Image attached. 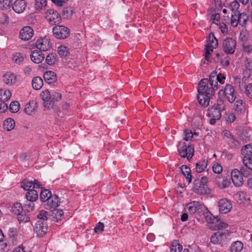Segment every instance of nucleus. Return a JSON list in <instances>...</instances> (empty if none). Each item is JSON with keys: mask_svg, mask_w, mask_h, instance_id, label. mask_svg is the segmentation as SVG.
Instances as JSON below:
<instances>
[{"mask_svg": "<svg viewBox=\"0 0 252 252\" xmlns=\"http://www.w3.org/2000/svg\"><path fill=\"white\" fill-rule=\"evenodd\" d=\"M209 82V79H202L198 84L197 99L199 103L202 106L207 107L209 100L215 94L216 90L214 86Z\"/></svg>", "mask_w": 252, "mask_h": 252, "instance_id": "obj_1", "label": "nucleus"}, {"mask_svg": "<svg viewBox=\"0 0 252 252\" xmlns=\"http://www.w3.org/2000/svg\"><path fill=\"white\" fill-rule=\"evenodd\" d=\"M208 179L206 176H203L200 179H195L193 182V191L198 194L204 195L209 194L211 190L208 187Z\"/></svg>", "mask_w": 252, "mask_h": 252, "instance_id": "obj_2", "label": "nucleus"}, {"mask_svg": "<svg viewBox=\"0 0 252 252\" xmlns=\"http://www.w3.org/2000/svg\"><path fill=\"white\" fill-rule=\"evenodd\" d=\"M218 45V40L213 33H210L208 36V43L205 48V60L210 61V55L213 52V49L216 48Z\"/></svg>", "mask_w": 252, "mask_h": 252, "instance_id": "obj_3", "label": "nucleus"}, {"mask_svg": "<svg viewBox=\"0 0 252 252\" xmlns=\"http://www.w3.org/2000/svg\"><path fill=\"white\" fill-rule=\"evenodd\" d=\"M179 154L182 158H187L189 160L194 154V148L191 145L187 146L185 142L180 143L178 148Z\"/></svg>", "mask_w": 252, "mask_h": 252, "instance_id": "obj_4", "label": "nucleus"}, {"mask_svg": "<svg viewBox=\"0 0 252 252\" xmlns=\"http://www.w3.org/2000/svg\"><path fill=\"white\" fill-rule=\"evenodd\" d=\"M229 236L227 232L217 231L213 233L210 238L211 242L214 245H222Z\"/></svg>", "mask_w": 252, "mask_h": 252, "instance_id": "obj_5", "label": "nucleus"}, {"mask_svg": "<svg viewBox=\"0 0 252 252\" xmlns=\"http://www.w3.org/2000/svg\"><path fill=\"white\" fill-rule=\"evenodd\" d=\"M237 42L235 39L228 37L223 40L222 49L223 51L226 54H233L236 47Z\"/></svg>", "mask_w": 252, "mask_h": 252, "instance_id": "obj_6", "label": "nucleus"}, {"mask_svg": "<svg viewBox=\"0 0 252 252\" xmlns=\"http://www.w3.org/2000/svg\"><path fill=\"white\" fill-rule=\"evenodd\" d=\"M52 32L54 36L58 39L66 38L70 34L69 29L64 26H56Z\"/></svg>", "mask_w": 252, "mask_h": 252, "instance_id": "obj_7", "label": "nucleus"}, {"mask_svg": "<svg viewBox=\"0 0 252 252\" xmlns=\"http://www.w3.org/2000/svg\"><path fill=\"white\" fill-rule=\"evenodd\" d=\"M225 80V76L220 73L218 74L217 71H212L209 76V82L211 83V85L214 86V87L216 90L218 88V83L220 84H223Z\"/></svg>", "mask_w": 252, "mask_h": 252, "instance_id": "obj_8", "label": "nucleus"}, {"mask_svg": "<svg viewBox=\"0 0 252 252\" xmlns=\"http://www.w3.org/2000/svg\"><path fill=\"white\" fill-rule=\"evenodd\" d=\"M45 17L51 25L58 24L61 21L60 15L57 11L52 9L46 11Z\"/></svg>", "mask_w": 252, "mask_h": 252, "instance_id": "obj_9", "label": "nucleus"}, {"mask_svg": "<svg viewBox=\"0 0 252 252\" xmlns=\"http://www.w3.org/2000/svg\"><path fill=\"white\" fill-rule=\"evenodd\" d=\"M48 230L47 222L44 220H38L33 227L34 232L39 237H42L46 234Z\"/></svg>", "mask_w": 252, "mask_h": 252, "instance_id": "obj_10", "label": "nucleus"}, {"mask_svg": "<svg viewBox=\"0 0 252 252\" xmlns=\"http://www.w3.org/2000/svg\"><path fill=\"white\" fill-rule=\"evenodd\" d=\"M221 110L216 107V105H213L209 109L208 114H207L209 117H211L210 120L211 125H214L217 120H219L221 117Z\"/></svg>", "mask_w": 252, "mask_h": 252, "instance_id": "obj_11", "label": "nucleus"}, {"mask_svg": "<svg viewBox=\"0 0 252 252\" xmlns=\"http://www.w3.org/2000/svg\"><path fill=\"white\" fill-rule=\"evenodd\" d=\"M218 207L220 213L226 214L232 209V204L227 199L222 198L219 201Z\"/></svg>", "mask_w": 252, "mask_h": 252, "instance_id": "obj_12", "label": "nucleus"}, {"mask_svg": "<svg viewBox=\"0 0 252 252\" xmlns=\"http://www.w3.org/2000/svg\"><path fill=\"white\" fill-rule=\"evenodd\" d=\"M40 187V184L39 182L35 179L32 181L29 179H25L23 180L21 183V187L27 190H31V188H32V189L34 188H39Z\"/></svg>", "mask_w": 252, "mask_h": 252, "instance_id": "obj_13", "label": "nucleus"}, {"mask_svg": "<svg viewBox=\"0 0 252 252\" xmlns=\"http://www.w3.org/2000/svg\"><path fill=\"white\" fill-rule=\"evenodd\" d=\"M33 30L30 26L23 27L20 31L19 36L20 38L24 41L29 40L33 35Z\"/></svg>", "mask_w": 252, "mask_h": 252, "instance_id": "obj_14", "label": "nucleus"}, {"mask_svg": "<svg viewBox=\"0 0 252 252\" xmlns=\"http://www.w3.org/2000/svg\"><path fill=\"white\" fill-rule=\"evenodd\" d=\"M232 182L236 187H240L243 182V178L240 171L237 169H234L231 173Z\"/></svg>", "mask_w": 252, "mask_h": 252, "instance_id": "obj_15", "label": "nucleus"}, {"mask_svg": "<svg viewBox=\"0 0 252 252\" xmlns=\"http://www.w3.org/2000/svg\"><path fill=\"white\" fill-rule=\"evenodd\" d=\"M45 202L44 206L46 209H55L59 205L60 201L59 197L55 194L52 195Z\"/></svg>", "mask_w": 252, "mask_h": 252, "instance_id": "obj_16", "label": "nucleus"}, {"mask_svg": "<svg viewBox=\"0 0 252 252\" xmlns=\"http://www.w3.org/2000/svg\"><path fill=\"white\" fill-rule=\"evenodd\" d=\"M202 208V205L197 201H193L186 205V209L191 214L200 212Z\"/></svg>", "mask_w": 252, "mask_h": 252, "instance_id": "obj_17", "label": "nucleus"}, {"mask_svg": "<svg viewBox=\"0 0 252 252\" xmlns=\"http://www.w3.org/2000/svg\"><path fill=\"white\" fill-rule=\"evenodd\" d=\"M35 46L39 51H47L51 47L49 39L46 37L40 38L36 41Z\"/></svg>", "mask_w": 252, "mask_h": 252, "instance_id": "obj_18", "label": "nucleus"}, {"mask_svg": "<svg viewBox=\"0 0 252 252\" xmlns=\"http://www.w3.org/2000/svg\"><path fill=\"white\" fill-rule=\"evenodd\" d=\"M27 5V3L25 0H16L11 5L13 10L17 13H23Z\"/></svg>", "mask_w": 252, "mask_h": 252, "instance_id": "obj_19", "label": "nucleus"}, {"mask_svg": "<svg viewBox=\"0 0 252 252\" xmlns=\"http://www.w3.org/2000/svg\"><path fill=\"white\" fill-rule=\"evenodd\" d=\"M228 100L230 102H233L236 99V94L234 87L230 84L225 86L223 91Z\"/></svg>", "mask_w": 252, "mask_h": 252, "instance_id": "obj_20", "label": "nucleus"}, {"mask_svg": "<svg viewBox=\"0 0 252 252\" xmlns=\"http://www.w3.org/2000/svg\"><path fill=\"white\" fill-rule=\"evenodd\" d=\"M31 60L35 63H39L44 59V55L42 51L35 50L32 52L31 55Z\"/></svg>", "mask_w": 252, "mask_h": 252, "instance_id": "obj_21", "label": "nucleus"}, {"mask_svg": "<svg viewBox=\"0 0 252 252\" xmlns=\"http://www.w3.org/2000/svg\"><path fill=\"white\" fill-rule=\"evenodd\" d=\"M16 75L11 72H8L3 75V81L7 85H12L16 82Z\"/></svg>", "mask_w": 252, "mask_h": 252, "instance_id": "obj_22", "label": "nucleus"}, {"mask_svg": "<svg viewBox=\"0 0 252 252\" xmlns=\"http://www.w3.org/2000/svg\"><path fill=\"white\" fill-rule=\"evenodd\" d=\"M43 78L46 82L48 84L55 83L57 80L56 73L52 71H47L44 73Z\"/></svg>", "mask_w": 252, "mask_h": 252, "instance_id": "obj_23", "label": "nucleus"}, {"mask_svg": "<svg viewBox=\"0 0 252 252\" xmlns=\"http://www.w3.org/2000/svg\"><path fill=\"white\" fill-rule=\"evenodd\" d=\"M246 111V104L241 99L237 100L235 103V112L239 115L243 114Z\"/></svg>", "mask_w": 252, "mask_h": 252, "instance_id": "obj_24", "label": "nucleus"}, {"mask_svg": "<svg viewBox=\"0 0 252 252\" xmlns=\"http://www.w3.org/2000/svg\"><path fill=\"white\" fill-rule=\"evenodd\" d=\"M182 174L186 177V179L189 184L192 181V175L191 174V170L189 167L186 165H182L180 167Z\"/></svg>", "mask_w": 252, "mask_h": 252, "instance_id": "obj_25", "label": "nucleus"}, {"mask_svg": "<svg viewBox=\"0 0 252 252\" xmlns=\"http://www.w3.org/2000/svg\"><path fill=\"white\" fill-rule=\"evenodd\" d=\"M62 95L59 92H54L51 94V99L50 102H47L46 104L47 108L49 109L52 107L55 104L56 102L58 101L61 99Z\"/></svg>", "mask_w": 252, "mask_h": 252, "instance_id": "obj_26", "label": "nucleus"}, {"mask_svg": "<svg viewBox=\"0 0 252 252\" xmlns=\"http://www.w3.org/2000/svg\"><path fill=\"white\" fill-rule=\"evenodd\" d=\"M241 152L244 156L243 159L252 158V144L245 145L242 148Z\"/></svg>", "mask_w": 252, "mask_h": 252, "instance_id": "obj_27", "label": "nucleus"}, {"mask_svg": "<svg viewBox=\"0 0 252 252\" xmlns=\"http://www.w3.org/2000/svg\"><path fill=\"white\" fill-rule=\"evenodd\" d=\"M228 224L222 221L217 220L216 222H213L210 224V228L214 230H221L227 228Z\"/></svg>", "mask_w": 252, "mask_h": 252, "instance_id": "obj_28", "label": "nucleus"}, {"mask_svg": "<svg viewBox=\"0 0 252 252\" xmlns=\"http://www.w3.org/2000/svg\"><path fill=\"white\" fill-rule=\"evenodd\" d=\"M37 107V103L34 101H31L26 104L24 111L26 114L31 115L35 112Z\"/></svg>", "mask_w": 252, "mask_h": 252, "instance_id": "obj_29", "label": "nucleus"}, {"mask_svg": "<svg viewBox=\"0 0 252 252\" xmlns=\"http://www.w3.org/2000/svg\"><path fill=\"white\" fill-rule=\"evenodd\" d=\"M207 164L208 160L205 158H202L196 163V171L198 173H201L207 167Z\"/></svg>", "mask_w": 252, "mask_h": 252, "instance_id": "obj_30", "label": "nucleus"}, {"mask_svg": "<svg viewBox=\"0 0 252 252\" xmlns=\"http://www.w3.org/2000/svg\"><path fill=\"white\" fill-rule=\"evenodd\" d=\"M43 85L42 79L38 76L34 77L32 81V86L35 90H38L41 88Z\"/></svg>", "mask_w": 252, "mask_h": 252, "instance_id": "obj_31", "label": "nucleus"}, {"mask_svg": "<svg viewBox=\"0 0 252 252\" xmlns=\"http://www.w3.org/2000/svg\"><path fill=\"white\" fill-rule=\"evenodd\" d=\"M15 126V121L11 118L7 119L3 122V128L7 131H10L13 129Z\"/></svg>", "mask_w": 252, "mask_h": 252, "instance_id": "obj_32", "label": "nucleus"}, {"mask_svg": "<svg viewBox=\"0 0 252 252\" xmlns=\"http://www.w3.org/2000/svg\"><path fill=\"white\" fill-rule=\"evenodd\" d=\"M26 196L27 200L35 201L38 198L37 191L33 189L29 190L26 193Z\"/></svg>", "mask_w": 252, "mask_h": 252, "instance_id": "obj_33", "label": "nucleus"}, {"mask_svg": "<svg viewBox=\"0 0 252 252\" xmlns=\"http://www.w3.org/2000/svg\"><path fill=\"white\" fill-rule=\"evenodd\" d=\"M243 248V244L240 241H236L233 243L230 247L231 252H240Z\"/></svg>", "mask_w": 252, "mask_h": 252, "instance_id": "obj_34", "label": "nucleus"}, {"mask_svg": "<svg viewBox=\"0 0 252 252\" xmlns=\"http://www.w3.org/2000/svg\"><path fill=\"white\" fill-rule=\"evenodd\" d=\"M11 96V92L6 89L0 90V100L1 101H6L10 99Z\"/></svg>", "mask_w": 252, "mask_h": 252, "instance_id": "obj_35", "label": "nucleus"}, {"mask_svg": "<svg viewBox=\"0 0 252 252\" xmlns=\"http://www.w3.org/2000/svg\"><path fill=\"white\" fill-rule=\"evenodd\" d=\"M183 250L182 246L177 240H173L170 247L171 252H181Z\"/></svg>", "mask_w": 252, "mask_h": 252, "instance_id": "obj_36", "label": "nucleus"}, {"mask_svg": "<svg viewBox=\"0 0 252 252\" xmlns=\"http://www.w3.org/2000/svg\"><path fill=\"white\" fill-rule=\"evenodd\" d=\"M57 61V55L56 53H50L46 58V63L50 65L54 64Z\"/></svg>", "mask_w": 252, "mask_h": 252, "instance_id": "obj_37", "label": "nucleus"}, {"mask_svg": "<svg viewBox=\"0 0 252 252\" xmlns=\"http://www.w3.org/2000/svg\"><path fill=\"white\" fill-rule=\"evenodd\" d=\"M12 212L15 215H19L21 213H23L24 208L22 206L20 203L16 202L12 207Z\"/></svg>", "mask_w": 252, "mask_h": 252, "instance_id": "obj_38", "label": "nucleus"}, {"mask_svg": "<svg viewBox=\"0 0 252 252\" xmlns=\"http://www.w3.org/2000/svg\"><path fill=\"white\" fill-rule=\"evenodd\" d=\"M51 195V192L50 190L44 189L42 190L40 192V199L42 202H45Z\"/></svg>", "mask_w": 252, "mask_h": 252, "instance_id": "obj_39", "label": "nucleus"}, {"mask_svg": "<svg viewBox=\"0 0 252 252\" xmlns=\"http://www.w3.org/2000/svg\"><path fill=\"white\" fill-rule=\"evenodd\" d=\"M41 96L44 101V106L45 107H47V106H46V104H47V102H50V100L51 99V94L49 91L46 90L42 92L41 93Z\"/></svg>", "mask_w": 252, "mask_h": 252, "instance_id": "obj_40", "label": "nucleus"}, {"mask_svg": "<svg viewBox=\"0 0 252 252\" xmlns=\"http://www.w3.org/2000/svg\"><path fill=\"white\" fill-rule=\"evenodd\" d=\"M226 141L228 143L231 148H237L240 146L239 142L235 139L234 136L233 135L231 137H229V138L227 139Z\"/></svg>", "mask_w": 252, "mask_h": 252, "instance_id": "obj_41", "label": "nucleus"}, {"mask_svg": "<svg viewBox=\"0 0 252 252\" xmlns=\"http://www.w3.org/2000/svg\"><path fill=\"white\" fill-rule=\"evenodd\" d=\"M220 179V177L216 176V177L215 178V181L217 182V184L220 188L224 189L226 187H228L230 185V182L229 180L227 179H223L222 182L221 183H220L218 179Z\"/></svg>", "mask_w": 252, "mask_h": 252, "instance_id": "obj_42", "label": "nucleus"}, {"mask_svg": "<svg viewBox=\"0 0 252 252\" xmlns=\"http://www.w3.org/2000/svg\"><path fill=\"white\" fill-rule=\"evenodd\" d=\"M34 201L27 200L26 203L23 206L24 212H31L34 209Z\"/></svg>", "mask_w": 252, "mask_h": 252, "instance_id": "obj_43", "label": "nucleus"}, {"mask_svg": "<svg viewBox=\"0 0 252 252\" xmlns=\"http://www.w3.org/2000/svg\"><path fill=\"white\" fill-rule=\"evenodd\" d=\"M231 25L233 27H236L239 24L238 11L235 12V13H231Z\"/></svg>", "mask_w": 252, "mask_h": 252, "instance_id": "obj_44", "label": "nucleus"}, {"mask_svg": "<svg viewBox=\"0 0 252 252\" xmlns=\"http://www.w3.org/2000/svg\"><path fill=\"white\" fill-rule=\"evenodd\" d=\"M58 52L61 57H66L69 54V50L66 46L61 45L58 48Z\"/></svg>", "mask_w": 252, "mask_h": 252, "instance_id": "obj_45", "label": "nucleus"}, {"mask_svg": "<svg viewBox=\"0 0 252 252\" xmlns=\"http://www.w3.org/2000/svg\"><path fill=\"white\" fill-rule=\"evenodd\" d=\"M239 24L242 26H244L247 23L248 19V16L244 13H240L238 11Z\"/></svg>", "mask_w": 252, "mask_h": 252, "instance_id": "obj_46", "label": "nucleus"}, {"mask_svg": "<svg viewBox=\"0 0 252 252\" xmlns=\"http://www.w3.org/2000/svg\"><path fill=\"white\" fill-rule=\"evenodd\" d=\"M17 219L20 223L21 222H27L30 221V218L28 215L26 214V212L21 213L19 215H18Z\"/></svg>", "mask_w": 252, "mask_h": 252, "instance_id": "obj_47", "label": "nucleus"}, {"mask_svg": "<svg viewBox=\"0 0 252 252\" xmlns=\"http://www.w3.org/2000/svg\"><path fill=\"white\" fill-rule=\"evenodd\" d=\"M53 218L56 221H59L62 220L63 216V212L62 210H55L53 212Z\"/></svg>", "mask_w": 252, "mask_h": 252, "instance_id": "obj_48", "label": "nucleus"}, {"mask_svg": "<svg viewBox=\"0 0 252 252\" xmlns=\"http://www.w3.org/2000/svg\"><path fill=\"white\" fill-rule=\"evenodd\" d=\"M46 0H35V8L37 10H41L46 6Z\"/></svg>", "mask_w": 252, "mask_h": 252, "instance_id": "obj_49", "label": "nucleus"}, {"mask_svg": "<svg viewBox=\"0 0 252 252\" xmlns=\"http://www.w3.org/2000/svg\"><path fill=\"white\" fill-rule=\"evenodd\" d=\"M20 109V104L17 101L12 102L9 105V110L12 113H16Z\"/></svg>", "mask_w": 252, "mask_h": 252, "instance_id": "obj_50", "label": "nucleus"}, {"mask_svg": "<svg viewBox=\"0 0 252 252\" xmlns=\"http://www.w3.org/2000/svg\"><path fill=\"white\" fill-rule=\"evenodd\" d=\"M49 214L48 212L41 210L39 212L37 215V218L40 219L39 220H44L45 221L48 218Z\"/></svg>", "mask_w": 252, "mask_h": 252, "instance_id": "obj_51", "label": "nucleus"}, {"mask_svg": "<svg viewBox=\"0 0 252 252\" xmlns=\"http://www.w3.org/2000/svg\"><path fill=\"white\" fill-rule=\"evenodd\" d=\"M239 3L236 0H234L230 3L228 8L232 11V13H235V12L238 11L237 10L239 7Z\"/></svg>", "mask_w": 252, "mask_h": 252, "instance_id": "obj_52", "label": "nucleus"}, {"mask_svg": "<svg viewBox=\"0 0 252 252\" xmlns=\"http://www.w3.org/2000/svg\"><path fill=\"white\" fill-rule=\"evenodd\" d=\"M12 60L16 63L20 64L23 61L24 57L21 54L17 53L13 55Z\"/></svg>", "mask_w": 252, "mask_h": 252, "instance_id": "obj_53", "label": "nucleus"}, {"mask_svg": "<svg viewBox=\"0 0 252 252\" xmlns=\"http://www.w3.org/2000/svg\"><path fill=\"white\" fill-rule=\"evenodd\" d=\"M12 0H0V7L1 8H7L12 5Z\"/></svg>", "mask_w": 252, "mask_h": 252, "instance_id": "obj_54", "label": "nucleus"}, {"mask_svg": "<svg viewBox=\"0 0 252 252\" xmlns=\"http://www.w3.org/2000/svg\"><path fill=\"white\" fill-rule=\"evenodd\" d=\"M242 51L245 53L250 54L252 52V45L247 44L243 43L242 44Z\"/></svg>", "mask_w": 252, "mask_h": 252, "instance_id": "obj_55", "label": "nucleus"}, {"mask_svg": "<svg viewBox=\"0 0 252 252\" xmlns=\"http://www.w3.org/2000/svg\"><path fill=\"white\" fill-rule=\"evenodd\" d=\"M212 169L213 172L217 174H220L222 171V166L220 163L218 162H216L214 163L212 167Z\"/></svg>", "mask_w": 252, "mask_h": 252, "instance_id": "obj_56", "label": "nucleus"}, {"mask_svg": "<svg viewBox=\"0 0 252 252\" xmlns=\"http://www.w3.org/2000/svg\"><path fill=\"white\" fill-rule=\"evenodd\" d=\"M214 105H216V107H217V108L221 110V111H223L225 109L224 102L222 99H218L217 101V103Z\"/></svg>", "mask_w": 252, "mask_h": 252, "instance_id": "obj_57", "label": "nucleus"}, {"mask_svg": "<svg viewBox=\"0 0 252 252\" xmlns=\"http://www.w3.org/2000/svg\"><path fill=\"white\" fill-rule=\"evenodd\" d=\"M104 225L103 223L99 222L97 223L94 228L95 233H102L104 230Z\"/></svg>", "mask_w": 252, "mask_h": 252, "instance_id": "obj_58", "label": "nucleus"}, {"mask_svg": "<svg viewBox=\"0 0 252 252\" xmlns=\"http://www.w3.org/2000/svg\"><path fill=\"white\" fill-rule=\"evenodd\" d=\"M63 15L66 17L71 16L73 13L72 7H66L63 10Z\"/></svg>", "mask_w": 252, "mask_h": 252, "instance_id": "obj_59", "label": "nucleus"}, {"mask_svg": "<svg viewBox=\"0 0 252 252\" xmlns=\"http://www.w3.org/2000/svg\"><path fill=\"white\" fill-rule=\"evenodd\" d=\"M243 163L246 167L252 171V158L243 159Z\"/></svg>", "mask_w": 252, "mask_h": 252, "instance_id": "obj_60", "label": "nucleus"}, {"mask_svg": "<svg viewBox=\"0 0 252 252\" xmlns=\"http://www.w3.org/2000/svg\"><path fill=\"white\" fill-rule=\"evenodd\" d=\"M246 93L247 96L252 98V83L249 84L246 88Z\"/></svg>", "mask_w": 252, "mask_h": 252, "instance_id": "obj_61", "label": "nucleus"}, {"mask_svg": "<svg viewBox=\"0 0 252 252\" xmlns=\"http://www.w3.org/2000/svg\"><path fill=\"white\" fill-rule=\"evenodd\" d=\"M8 234L10 238H14L17 234L16 228L14 227L9 228Z\"/></svg>", "mask_w": 252, "mask_h": 252, "instance_id": "obj_62", "label": "nucleus"}, {"mask_svg": "<svg viewBox=\"0 0 252 252\" xmlns=\"http://www.w3.org/2000/svg\"><path fill=\"white\" fill-rule=\"evenodd\" d=\"M230 58L229 57H225L220 60V63L224 66H227L229 65Z\"/></svg>", "mask_w": 252, "mask_h": 252, "instance_id": "obj_63", "label": "nucleus"}, {"mask_svg": "<svg viewBox=\"0 0 252 252\" xmlns=\"http://www.w3.org/2000/svg\"><path fill=\"white\" fill-rule=\"evenodd\" d=\"M245 62L246 68L248 70L252 71V60H250L248 58H246Z\"/></svg>", "mask_w": 252, "mask_h": 252, "instance_id": "obj_64", "label": "nucleus"}]
</instances>
